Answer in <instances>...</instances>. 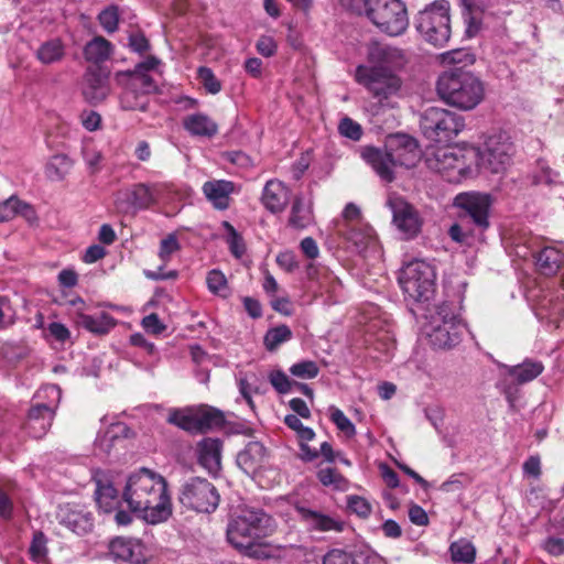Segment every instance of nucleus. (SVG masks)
Returning <instances> with one entry per match:
<instances>
[{
    "instance_id": "obj_1",
    "label": "nucleus",
    "mask_w": 564,
    "mask_h": 564,
    "mask_svg": "<svg viewBox=\"0 0 564 564\" xmlns=\"http://www.w3.org/2000/svg\"><path fill=\"white\" fill-rule=\"evenodd\" d=\"M122 500L131 512L139 513L151 524L166 521L172 514L165 478L145 467L139 468L128 477Z\"/></svg>"
},
{
    "instance_id": "obj_2",
    "label": "nucleus",
    "mask_w": 564,
    "mask_h": 564,
    "mask_svg": "<svg viewBox=\"0 0 564 564\" xmlns=\"http://www.w3.org/2000/svg\"><path fill=\"white\" fill-rule=\"evenodd\" d=\"M420 156L416 139L405 133L388 135L383 149L368 145L361 150V158L388 183L394 180L393 166L413 167Z\"/></svg>"
},
{
    "instance_id": "obj_3",
    "label": "nucleus",
    "mask_w": 564,
    "mask_h": 564,
    "mask_svg": "<svg viewBox=\"0 0 564 564\" xmlns=\"http://www.w3.org/2000/svg\"><path fill=\"white\" fill-rule=\"evenodd\" d=\"M436 91L447 105L460 110H471L484 100L485 85L468 68L455 66L438 76Z\"/></svg>"
},
{
    "instance_id": "obj_4",
    "label": "nucleus",
    "mask_w": 564,
    "mask_h": 564,
    "mask_svg": "<svg viewBox=\"0 0 564 564\" xmlns=\"http://www.w3.org/2000/svg\"><path fill=\"white\" fill-rule=\"evenodd\" d=\"M275 520L263 509L258 507H240L227 527V540L249 541V539H264L275 531Z\"/></svg>"
},
{
    "instance_id": "obj_5",
    "label": "nucleus",
    "mask_w": 564,
    "mask_h": 564,
    "mask_svg": "<svg viewBox=\"0 0 564 564\" xmlns=\"http://www.w3.org/2000/svg\"><path fill=\"white\" fill-rule=\"evenodd\" d=\"M415 29L422 37L434 46H443L451 37L449 3L447 0H436L415 18Z\"/></svg>"
},
{
    "instance_id": "obj_6",
    "label": "nucleus",
    "mask_w": 564,
    "mask_h": 564,
    "mask_svg": "<svg viewBox=\"0 0 564 564\" xmlns=\"http://www.w3.org/2000/svg\"><path fill=\"white\" fill-rule=\"evenodd\" d=\"M464 128V117L445 108L430 107L421 115L420 129L423 135L433 142L448 143Z\"/></svg>"
},
{
    "instance_id": "obj_7",
    "label": "nucleus",
    "mask_w": 564,
    "mask_h": 564,
    "mask_svg": "<svg viewBox=\"0 0 564 564\" xmlns=\"http://www.w3.org/2000/svg\"><path fill=\"white\" fill-rule=\"evenodd\" d=\"M399 283L410 299L426 303L435 293L434 268L424 261H412L402 269Z\"/></svg>"
},
{
    "instance_id": "obj_8",
    "label": "nucleus",
    "mask_w": 564,
    "mask_h": 564,
    "mask_svg": "<svg viewBox=\"0 0 564 564\" xmlns=\"http://www.w3.org/2000/svg\"><path fill=\"white\" fill-rule=\"evenodd\" d=\"M356 82L362 85L379 104L397 96L402 80L392 69L359 65L355 72Z\"/></svg>"
},
{
    "instance_id": "obj_9",
    "label": "nucleus",
    "mask_w": 564,
    "mask_h": 564,
    "mask_svg": "<svg viewBox=\"0 0 564 564\" xmlns=\"http://www.w3.org/2000/svg\"><path fill=\"white\" fill-rule=\"evenodd\" d=\"M177 499L187 509L210 513L218 507L220 496L207 479L191 477L181 486Z\"/></svg>"
},
{
    "instance_id": "obj_10",
    "label": "nucleus",
    "mask_w": 564,
    "mask_h": 564,
    "mask_svg": "<svg viewBox=\"0 0 564 564\" xmlns=\"http://www.w3.org/2000/svg\"><path fill=\"white\" fill-rule=\"evenodd\" d=\"M479 169L491 173H501L510 165L514 154V145L506 132L490 135L484 150L473 149Z\"/></svg>"
},
{
    "instance_id": "obj_11",
    "label": "nucleus",
    "mask_w": 564,
    "mask_h": 564,
    "mask_svg": "<svg viewBox=\"0 0 564 564\" xmlns=\"http://www.w3.org/2000/svg\"><path fill=\"white\" fill-rule=\"evenodd\" d=\"M369 20L389 35L402 34L409 24L405 4L401 0H370Z\"/></svg>"
},
{
    "instance_id": "obj_12",
    "label": "nucleus",
    "mask_w": 564,
    "mask_h": 564,
    "mask_svg": "<svg viewBox=\"0 0 564 564\" xmlns=\"http://www.w3.org/2000/svg\"><path fill=\"white\" fill-rule=\"evenodd\" d=\"M492 199L489 194L464 192L455 196L453 205L458 208V219L469 224L481 235L490 225L489 209Z\"/></svg>"
},
{
    "instance_id": "obj_13",
    "label": "nucleus",
    "mask_w": 564,
    "mask_h": 564,
    "mask_svg": "<svg viewBox=\"0 0 564 564\" xmlns=\"http://www.w3.org/2000/svg\"><path fill=\"white\" fill-rule=\"evenodd\" d=\"M56 519L61 525L77 535H86L95 527L93 512L80 503L68 502L58 506Z\"/></svg>"
},
{
    "instance_id": "obj_14",
    "label": "nucleus",
    "mask_w": 564,
    "mask_h": 564,
    "mask_svg": "<svg viewBox=\"0 0 564 564\" xmlns=\"http://www.w3.org/2000/svg\"><path fill=\"white\" fill-rule=\"evenodd\" d=\"M387 205L392 212V223L405 239L416 237L421 231L422 219L415 207L401 197L389 198Z\"/></svg>"
},
{
    "instance_id": "obj_15",
    "label": "nucleus",
    "mask_w": 564,
    "mask_h": 564,
    "mask_svg": "<svg viewBox=\"0 0 564 564\" xmlns=\"http://www.w3.org/2000/svg\"><path fill=\"white\" fill-rule=\"evenodd\" d=\"M108 68L102 66H89L85 74L83 95L90 105L102 102L110 93Z\"/></svg>"
},
{
    "instance_id": "obj_16",
    "label": "nucleus",
    "mask_w": 564,
    "mask_h": 564,
    "mask_svg": "<svg viewBox=\"0 0 564 564\" xmlns=\"http://www.w3.org/2000/svg\"><path fill=\"white\" fill-rule=\"evenodd\" d=\"M96 502L101 511L110 513L116 511L115 521L119 525H127L131 523V513L120 509L122 499L119 498L118 490L110 482L97 481L95 490Z\"/></svg>"
},
{
    "instance_id": "obj_17",
    "label": "nucleus",
    "mask_w": 564,
    "mask_h": 564,
    "mask_svg": "<svg viewBox=\"0 0 564 564\" xmlns=\"http://www.w3.org/2000/svg\"><path fill=\"white\" fill-rule=\"evenodd\" d=\"M155 197L152 188L144 183H138L132 186L130 191L119 193L115 203L118 209L126 213L131 209L140 210L147 209L155 203Z\"/></svg>"
},
{
    "instance_id": "obj_18",
    "label": "nucleus",
    "mask_w": 564,
    "mask_h": 564,
    "mask_svg": "<svg viewBox=\"0 0 564 564\" xmlns=\"http://www.w3.org/2000/svg\"><path fill=\"white\" fill-rule=\"evenodd\" d=\"M368 61L371 64L368 65L369 67L392 69L394 73L405 64V58L401 50L380 43H372L370 45Z\"/></svg>"
},
{
    "instance_id": "obj_19",
    "label": "nucleus",
    "mask_w": 564,
    "mask_h": 564,
    "mask_svg": "<svg viewBox=\"0 0 564 564\" xmlns=\"http://www.w3.org/2000/svg\"><path fill=\"white\" fill-rule=\"evenodd\" d=\"M268 456L265 446L258 442H249L237 455L238 467L249 476H254L262 467Z\"/></svg>"
},
{
    "instance_id": "obj_20",
    "label": "nucleus",
    "mask_w": 564,
    "mask_h": 564,
    "mask_svg": "<svg viewBox=\"0 0 564 564\" xmlns=\"http://www.w3.org/2000/svg\"><path fill=\"white\" fill-rule=\"evenodd\" d=\"M143 549L144 546L139 540L123 536L115 538L109 544V551L116 558L132 564L145 562Z\"/></svg>"
},
{
    "instance_id": "obj_21",
    "label": "nucleus",
    "mask_w": 564,
    "mask_h": 564,
    "mask_svg": "<svg viewBox=\"0 0 564 564\" xmlns=\"http://www.w3.org/2000/svg\"><path fill=\"white\" fill-rule=\"evenodd\" d=\"M221 449L220 438L205 437L197 444L198 463L212 475L221 468Z\"/></svg>"
},
{
    "instance_id": "obj_22",
    "label": "nucleus",
    "mask_w": 564,
    "mask_h": 564,
    "mask_svg": "<svg viewBox=\"0 0 564 564\" xmlns=\"http://www.w3.org/2000/svg\"><path fill=\"white\" fill-rule=\"evenodd\" d=\"M296 511L311 530L341 532L346 527L344 521L304 506H296Z\"/></svg>"
},
{
    "instance_id": "obj_23",
    "label": "nucleus",
    "mask_w": 564,
    "mask_h": 564,
    "mask_svg": "<svg viewBox=\"0 0 564 564\" xmlns=\"http://www.w3.org/2000/svg\"><path fill=\"white\" fill-rule=\"evenodd\" d=\"M460 323L434 324L429 333L430 343L437 349H449L460 341Z\"/></svg>"
},
{
    "instance_id": "obj_24",
    "label": "nucleus",
    "mask_w": 564,
    "mask_h": 564,
    "mask_svg": "<svg viewBox=\"0 0 564 564\" xmlns=\"http://www.w3.org/2000/svg\"><path fill=\"white\" fill-rule=\"evenodd\" d=\"M290 191L275 180L268 181L262 193V203L271 213H281L289 203Z\"/></svg>"
},
{
    "instance_id": "obj_25",
    "label": "nucleus",
    "mask_w": 564,
    "mask_h": 564,
    "mask_svg": "<svg viewBox=\"0 0 564 564\" xmlns=\"http://www.w3.org/2000/svg\"><path fill=\"white\" fill-rule=\"evenodd\" d=\"M43 391L47 397L52 398L48 403H37V423L41 421L40 430L42 434H45L52 426L55 410L58 406L62 391L55 384H48L43 387Z\"/></svg>"
},
{
    "instance_id": "obj_26",
    "label": "nucleus",
    "mask_w": 564,
    "mask_h": 564,
    "mask_svg": "<svg viewBox=\"0 0 564 564\" xmlns=\"http://www.w3.org/2000/svg\"><path fill=\"white\" fill-rule=\"evenodd\" d=\"M203 192L217 209L223 210L229 206L234 183L225 180L208 181L203 185Z\"/></svg>"
},
{
    "instance_id": "obj_27",
    "label": "nucleus",
    "mask_w": 564,
    "mask_h": 564,
    "mask_svg": "<svg viewBox=\"0 0 564 564\" xmlns=\"http://www.w3.org/2000/svg\"><path fill=\"white\" fill-rule=\"evenodd\" d=\"M535 265L544 275H554L564 263L563 253L554 247H544L534 254Z\"/></svg>"
},
{
    "instance_id": "obj_28",
    "label": "nucleus",
    "mask_w": 564,
    "mask_h": 564,
    "mask_svg": "<svg viewBox=\"0 0 564 564\" xmlns=\"http://www.w3.org/2000/svg\"><path fill=\"white\" fill-rule=\"evenodd\" d=\"M184 128L193 135L214 137L218 131V126L208 116L204 113L189 115L184 119Z\"/></svg>"
},
{
    "instance_id": "obj_29",
    "label": "nucleus",
    "mask_w": 564,
    "mask_h": 564,
    "mask_svg": "<svg viewBox=\"0 0 564 564\" xmlns=\"http://www.w3.org/2000/svg\"><path fill=\"white\" fill-rule=\"evenodd\" d=\"M77 323L93 334L105 335L116 325V319L105 312L97 316L79 313Z\"/></svg>"
},
{
    "instance_id": "obj_30",
    "label": "nucleus",
    "mask_w": 564,
    "mask_h": 564,
    "mask_svg": "<svg viewBox=\"0 0 564 564\" xmlns=\"http://www.w3.org/2000/svg\"><path fill=\"white\" fill-rule=\"evenodd\" d=\"M197 433H206L214 427H220L225 423L224 413L208 405L195 409Z\"/></svg>"
},
{
    "instance_id": "obj_31",
    "label": "nucleus",
    "mask_w": 564,
    "mask_h": 564,
    "mask_svg": "<svg viewBox=\"0 0 564 564\" xmlns=\"http://www.w3.org/2000/svg\"><path fill=\"white\" fill-rule=\"evenodd\" d=\"M339 232L358 250L366 249L372 237V228L366 224H344V226L339 228Z\"/></svg>"
},
{
    "instance_id": "obj_32",
    "label": "nucleus",
    "mask_w": 564,
    "mask_h": 564,
    "mask_svg": "<svg viewBox=\"0 0 564 564\" xmlns=\"http://www.w3.org/2000/svg\"><path fill=\"white\" fill-rule=\"evenodd\" d=\"M33 213L31 205L20 200L14 195L0 203V223L9 221L19 215L30 220Z\"/></svg>"
},
{
    "instance_id": "obj_33",
    "label": "nucleus",
    "mask_w": 564,
    "mask_h": 564,
    "mask_svg": "<svg viewBox=\"0 0 564 564\" xmlns=\"http://www.w3.org/2000/svg\"><path fill=\"white\" fill-rule=\"evenodd\" d=\"M111 47V43L108 40L102 36H96L85 45V58L91 62L93 66H100V63L110 57Z\"/></svg>"
},
{
    "instance_id": "obj_34",
    "label": "nucleus",
    "mask_w": 564,
    "mask_h": 564,
    "mask_svg": "<svg viewBox=\"0 0 564 564\" xmlns=\"http://www.w3.org/2000/svg\"><path fill=\"white\" fill-rule=\"evenodd\" d=\"M507 370L509 376L522 384L535 379L543 371V365L540 361L527 359L522 364L507 367Z\"/></svg>"
},
{
    "instance_id": "obj_35",
    "label": "nucleus",
    "mask_w": 564,
    "mask_h": 564,
    "mask_svg": "<svg viewBox=\"0 0 564 564\" xmlns=\"http://www.w3.org/2000/svg\"><path fill=\"white\" fill-rule=\"evenodd\" d=\"M262 539H249V541H230L229 543L240 553L256 560H267L271 557V551L268 545L261 542Z\"/></svg>"
},
{
    "instance_id": "obj_36",
    "label": "nucleus",
    "mask_w": 564,
    "mask_h": 564,
    "mask_svg": "<svg viewBox=\"0 0 564 564\" xmlns=\"http://www.w3.org/2000/svg\"><path fill=\"white\" fill-rule=\"evenodd\" d=\"M73 162L67 155H53L45 166V175L53 182H59L70 171Z\"/></svg>"
},
{
    "instance_id": "obj_37",
    "label": "nucleus",
    "mask_w": 564,
    "mask_h": 564,
    "mask_svg": "<svg viewBox=\"0 0 564 564\" xmlns=\"http://www.w3.org/2000/svg\"><path fill=\"white\" fill-rule=\"evenodd\" d=\"M312 221V210L310 207L304 206L303 196L296 195L294 197L289 225L296 229L307 227Z\"/></svg>"
},
{
    "instance_id": "obj_38",
    "label": "nucleus",
    "mask_w": 564,
    "mask_h": 564,
    "mask_svg": "<svg viewBox=\"0 0 564 564\" xmlns=\"http://www.w3.org/2000/svg\"><path fill=\"white\" fill-rule=\"evenodd\" d=\"M167 423L189 432L197 433L195 409L172 410L167 416Z\"/></svg>"
},
{
    "instance_id": "obj_39",
    "label": "nucleus",
    "mask_w": 564,
    "mask_h": 564,
    "mask_svg": "<svg viewBox=\"0 0 564 564\" xmlns=\"http://www.w3.org/2000/svg\"><path fill=\"white\" fill-rule=\"evenodd\" d=\"M292 336L291 328L285 324H281L268 329L263 337V345L268 351L272 352L275 351L280 345L289 341Z\"/></svg>"
},
{
    "instance_id": "obj_40",
    "label": "nucleus",
    "mask_w": 564,
    "mask_h": 564,
    "mask_svg": "<svg viewBox=\"0 0 564 564\" xmlns=\"http://www.w3.org/2000/svg\"><path fill=\"white\" fill-rule=\"evenodd\" d=\"M64 56V46L58 39L50 40L37 48V59L43 64L59 62Z\"/></svg>"
},
{
    "instance_id": "obj_41",
    "label": "nucleus",
    "mask_w": 564,
    "mask_h": 564,
    "mask_svg": "<svg viewBox=\"0 0 564 564\" xmlns=\"http://www.w3.org/2000/svg\"><path fill=\"white\" fill-rule=\"evenodd\" d=\"M452 560L464 564H471L476 557V547L467 540H458L449 546Z\"/></svg>"
},
{
    "instance_id": "obj_42",
    "label": "nucleus",
    "mask_w": 564,
    "mask_h": 564,
    "mask_svg": "<svg viewBox=\"0 0 564 564\" xmlns=\"http://www.w3.org/2000/svg\"><path fill=\"white\" fill-rule=\"evenodd\" d=\"M121 107L124 110L147 111L149 107V97L141 95L137 89L128 86L121 96Z\"/></svg>"
},
{
    "instance_id": "obj_43",
    "label": "nucleus",
    "mask_w": 564,
    "mask_h": 564,
    "mask_svg": "<svg viewBox=\"0 0 564 564\" xmlns=\"http://www.w3.org/2000/svg\"><path fill=\"white\" fill-rule=\"evenodd\" d=\"M300 438V458L303 462H313L318 457V452L316 449L311 448L305 442L312 441L315 437V432L307 426H302L300 431L296 433Z\"/></svg>"
},
{
    "instance_id": "obj_44",
    "label": "nucleus",
    "mask_w": 564,
    "mask_h": 564,
    "mask_svg": "<svg viewBox=\"0 0 564 564\" xmlns=\"http://www.w3.org/2000/svg\"><path fill=\"white\" fill-rule=\"evenodd\" d=\"M557 175L558 174L554 172L544 160L539 159L536 161V171L530 175L531 185H552Z\"/></svg>"
},
{
    "instance_id": "obj_45",
    "label": "nucleus",
    "mask_w": 564,
    "mask_h": 564,
    "mask_svg": "<svg viewBox=\"0 0 564 564\" xmlns=\"http://www.w3.org/2000/svg\"><path fill=\"white\" fill-rule=\"evenodd\" d=\"M317 479L325 487H334L335 489H344L347 485V479L340 475L336 468L327 467L321 468L317 474Z\"/></svg>"
},
{
    "instance_id": "obj_46",
    "label": "nucleus",
    "mask_w": 564,
    "mask_h": 564,
    "mask_svg": "<svg viewBox=\"0 0 564 564\" xmlns=\"http://www.w3.org/2000/svg\"><path fill=\"white\" fill-rule=\"evenodd\" d=\"M475 61V55L466 48L452 50L443 54V62L446 64H453L452 67L464 66L467 68L469 65H473Z\"/></svg>"
},
{
    "instance_id": "obj_47",
    "label": "nucleus",
    "mask_w": 564,
    "mask_h": 564,
    "mask_svg": "<svg viewBox=\"0 0 564 564\" xmlns=\"http://www.w3.org/2000/svg\"><path fill=\"white\" fill-rule=\"evenodd\" d=\"M130 77L129 87L137 89L148 97L149 94L156 91L153 78L148 74H124Z\"/></svg>"
},
{
    "instance_id": "obj_48",
    "label": "nucleus",
    "mask_w": 564,
    "mask_h": 564,
    "mask_svg": "<svg viewBox=\"0 0 564 564\" xmlns=\"http://www.w3.org/2000/svg\"><path fill=\"white\" fill-rule=\"evenodd\" d=\"M289 370L292 376L300 379H313L319 373V368L313 360H302L296 362L292 365Z\"/></svg>"
},
{
    "instance_id": "obj_49",
    "label": "nucleus",
    "mask_w": 564,
    "mask_h": 564,
    "mask_svg": "<svg viewBox=\"0 0 564 564\" xmlns=\"http://www.w3.org/2000/svg\"><path fill=\"white\" fill-rule=\"evenodd\" d=\"M469 224H463L458 219V223L452 225L448 229V236L454 240L455 242L459 243H468V239L470 236L479 235L477 229L475 227H469Z\"/></svg>"
},
{
    "instance_id": "obj_50",
    "label": "nucleus",
    "mask_w": 564,
    "mask_h": 564,
    "mask_svg": "<svg viewBox=\"0 0 564 564\" xmlns=\"http://www.w3.org/2000/svg\"><path fill=\"white\" fill-rule=\"evenodd\" d=\"M432 325L434 324H449L459 323L453 310V304L443 302L435 306V313L431 316Z\"/></svg>"
},
{
    "instance_id": "obj_51",
    "label": "nucleus",
    "mask_w": 564,
    "mask_h": 564,
    "mask_svg": "<svg viewBox=\"0 0 564 564\" xmlns=\"http://www.w3.org/2000/svg\"><path fill=\"white\" fill-rule=\"evenodd\" d=\"M330 411V420L336 425V427L343 432L347 437H351L356 434L355 425L344 414V412L335 406L329 409Z\"/></svg>"
},
{
    "instance_id": "obj_52",
    "label": "nucleus",
    "mask_w": 564,
    "mask_h": 564,
    "mask_svg": "<svg viewBox=\"0 0 564 564\" xmlns=\"http://www.w3.org/2000/svg\"><path fill=\"white\" fill-rule=\"evenodd\" d=\"M362 556H354L343 550H330L323 558V564H360Z\"/></svg>"
},
{
    "instance_id": "obj_53",
    "label": "nucleus",
    "mask_w": 564,
    "mask_h": 564,
    "mask_svg": "<svg viewBox=\"0 0 564 564\" xmlns=\"http://www.w3.org/2000/svg\"><path fill=\"white\" fill-rule=\"evenodd\" d=\"M99 23L108 32L113 33L118 29L119 13L116 6H110L98 15Z\"/></svg>"
},
{
    "instance_id": "obj_54",
    "label": "nucleus",
    "mask_w": 564,
    "mask_h": 564,
    "mask_svg": "<svg viewBox=\"0 0 564 564\" xmlns=\"http://www.w3.org/2000/svg\"><path fill=\"white\" fill-rule=\"evenodd\" d=\"M269 380L278 393L285 394L293 389V380L280 369L271 371Z\"/></svg>"
},
{
    "instance_id": "obj_55",
    "label": "nucleus",
    "mask_w": 564,
    "mask_h": 564,
    "mask_svg": "<svg viewBox=\"0 0 564 564\" xmlns=\"http://www.w3.org/2000/svg\"><path fill=\"white\" fill-rule=\"evenodd\" d=\"M348 509L358 517L366 519L371 514L372 508L370 502L364 497L354 495L347 498Z\"/></svg>"
},
{
    "instance_id": "obj_56",
    "label": "nucleus",
    "mask_w": 564,
    "mask_h": 564,
    "mask_svg": "<svg viewBox=\"0 0 564 564\" xmlns=\"http://www.w3.org/2000/svg\"><path fill=\"white\" fill-rule=\"evenodd\" d=\"M338 131L341 135L358 141L362 135L361 126L349 117H345L340 120Z\"/></svg>"
},
{
    "instance_id": "obj_57",
    "label": "nucleus",
    "mask_w": 564,
    "mask_h": 564,
    "mask_svg": "<svg viewBox=\"0 0 564 564\" xmlns=\"http://www.w3.org/2000/svg\"><path fill=\"white\" fill-rule=\"evenodd\" d=\"M198 78L204 88L215 95L221 90V83L216 78L213 70L208 67L202 66L198 68Z\"/></svg>"
},
{
    "instance_id": "obj_58",
    "label": "nucleus",
    "mask_w": 564,
    "mask_h": 564,
    "mask_svg": "<svg viewBox=\"0 0 564 564\" xmlns=\"http://www.w3.org/2000/svg\"><path fill=\"white\" fill-rule=\"evenodd\" d=\"M206 282L208 290L214 294L221 295V291L227 289L226 276L216 269L208 272ZM223 296L225 295L223 294Z\"/></svg>"
},
{
    "instance_id": "obj_59",
    "label": "nucleus",
    "mask_w": 564,
    "mask_h": 564,
    "mask_svg": "<svg viewBox=\"0 0 564 564\" xmlns=\"http://www.w3.org/2000/svg\"><path fill=\"white\" fill-rule=\"evenodd\" d=\"M43 334L45 338L52 337L59 343H65L70 336L68 328L64 324L57 322L48 324L47 328L43 330Z\"/></svg>"
},
{
    "instance_id": "obj_60",
    "label": "nucleus",
    "mask_w": 564,
    "mask_h": 564,
    "mask_svg": "<svg viewBox=\"0 0 564 564\" xmlns=\"http://www.w3.org/2000/svg\"><path fill=\"white\" fill-rule=\"evenodd\" d=\"M181 248L177 237L174 234L167 235L160 243L159 257L166 262L171 254Z\"/></svg>"
},
{
    "instance_id": "obj_61",
    "label": "nucleus",
    "mask_w": 564,
    "mask_h": 564,
    "mask_svg": "<svg viewBox=\"0 0 564 564\" xmlns=\"http://www.w3.org/2000/svg\"><path fill=\"white\" fill-rule=\"evenodd\" d=\"M129 47L139 54H143L150 48V42L141 32L131 33L129 35Z\"/></svg>"
},
{
    "instance_id": "obj_62",
    "label": "nucleus",
    "mask_w": 564,
    "mask_h": 564,
    "mask_svg": "<svg viewBox=\"0 0 564 564\" xmlns=\"http://www.w3.org/2000/svg\"><path fill=\"white\" fill-rule=\"evenodd\" d=\"M340 6L348 11L356 14H366L368 17V9H370V0H338Z\"/></svg>"
},
{
    "instance_id": "obj_63",
    "label": "nucleus",
    "mask_w": 564,
    "mask_h": 564,
    "mask_svg": "<svg viewBox=\"0 0 564 564\" xmlns=\"http://www.w3.org/2000/svg\"><path fill=\"white\" fill-rule=\"evenodd\" d=\"M142 326L154 335L163 333L166 326L160 321L155 313H152L142 319Z\"/></svg>"
},
{
    "instance_id": "obj_64",
    "label": "nucleus",
    "mask_w": 564,
    "mask_h": 564,
    "mask_svg": "<svg viewBox=\"0 0 564 564\" xmlns=\"http://www.w3.org/2000/svg\"><path fill=\"white\" fill-rule=\"evenodd\" d=\"M258 52L265 57H271L276 52V44L271 36H261L257 42Z\"/></svg>"
}]
</instances>
